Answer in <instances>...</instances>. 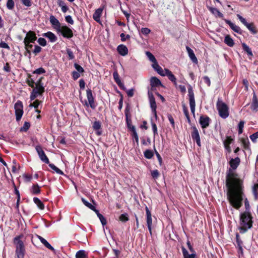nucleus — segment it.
I'll use <instances>...</instances> for the list:
<instances>
[{
	"label": "nucleus",
	"mask_w": 258,
	"mask_h": 258,
	"mask_svg": "<svg viewBox=\"0 0 258 258\" xmlns=\"http://www.w3.org/2000/svg\"><path fill=\"white\" fill-rule=\"evenodd\" d=\"M146 213L147 216V223L149 231L151 234H152V215L150 211L149 208L146 207Z\"/></svg>",
	"instance_id": "4468645a"
},
{
	"label": "nucleus",
	"mask_w": 258,
	"mask_h": 258,
	"mask_svg": "<svg viewBox=\"0 0 258 258\" xmlns=\"http://www.w3.org/2000/svg\"><path fill=\"white\" fill-rule=\"evenodd\" d=\"M24 237L23 234H20L18 236H16L13 239V243L16 248H24L25 245L22 241V239Z\"/></svg>",
	"instance_id": "9b49d317"
},
{
	"label": "nucleus",
	"mask_w": 258,
	"mask_h": 258,
	"mask_svg": "<svg viewBox=\"0 0 258 258\" xmlns=\"http://www.w3.org/2000/svg\"><path fill=\"white\" fill-rule=\"evenodd\" d=\"M210 118L207 116H201L199 119L200 124L203 128H207L210 122Z\"/></svg>",
	"instance_id": "f3484780"
},
{
	"label": "nucleus",
	"mask_w": 258,
	"mask_h": 258,
	"mask_svg": "<svg viewBox=\"0 0 258 258\" xmlns=\"http://www.w3.org/2000/svg\"><path fill=\"white\" fill-rule=\"evenodd\" d=\"M49 167L53 169L54 171H55L57 173L60 174V175H63V172L60 170L58 168H57L56 166H55L53 164H50L49 165Z\"/></svg>",
	"instance_id": "58836bf2"
},
{
	"label": "nucleus",
	"mask_w": 258,
	"mask_h": 258,
	"mask_svg": "<svg viewBox=\"0 0 258 258\" xmlns=\"http://www.w3.org/2000/svg\"><path fill=\"white\" fill-rule=\"evenodd\" d=\"M150 32V29L148 28H142L141 29V33L145 35L149 34Z\"/></svg>",
	"instance_id": "13d9d810"
},
{
	"label": "nucleus",
	"mask_w": 258,
	"mask_h": 258,
	"mask_svg": "<svg viewBox=\"0 0 258 258\" xmlns=\"http://www.w3.org/2000/svg\"><path fill=\"white\" fill-rule=\"evenodd\" d=\"M224 42L230 47L233 46L234 44L233 39L229 35H226L225 37Z\"/></svg>",
	"instance_id": "473e14b6"
},
{
	"label": "nucleus",
	"mask_w": 258,
	"mask_h": 258,
	"mask_svg": "<svg viewBox=\"0 0 258 258\" xmlns=\"http://www.w3.org/2000/svg\"><path fill=\"white\" fill-rule=\"evenodd\" d=\"M117 51L121 55L125 56L128 53L127 48L124 45H119L117 48Z\"/></svg>",
	"instance_id": "b1692460"
},
{
	"label": "nucleus",
	"mask_w": 258,
	"mask_h": 258,
	"mask_svg": "<svg viewBox=\"0 0 258 258\" xmlns=\"http://www.w3.org/2000/svg\"><path fill=\"white\" fill-rule=\"evenodd\" d=\"M24 44H25V47L26 50L28 53H30V49H31L33 47L32 44H31V42H28L27 41H24Z\"/></svg>",
	"instance_id": "de8ad7c7"
},
{
	"label": "nucleus",
	"mask_w": 258,
	"mask_h": 258,
	"mask_svg": "<svg viewBox=\"0 0 258 258\" xmlns=\"http://www.w3.org/2000/svg\"><path fill=\"white\" fill-rule=\"evenodd\" d=\"M166 69L163 70L161 67H160L157 71V73L160 74L162 76H166Z\"/></svg>",
	"instance_id": "5fc2aeb1"
},
{
	"label": "nucleus",
	"mask_w": 258,
	"mask_h": 258,
	"mask_svg": "<svg viewBox=\"0 0 258 258\" xmlns=\"http://www.w3.org/2000/svg\"><path fill=\"white\" fill-rule=\"evenodd\" d=\"M14 108L16 120L19 121L21 119L24 112L22 102L20 100L17 101L15 104Z\"/></svg>",
	"instance_id": "39448f33"
},
{
	"label": "nucleus",
	"mask_w": 258,
	"mask_h": 258,
	"mask_svg": "<svg viewBox=\"0 0 258 258\" xmlns=\"http://www.w3.org/2000/svg\"><path fill=\"white\" fill-rule=\"evenodd\" d=\"M37 37L35 33L32 31H29L26 33V35L24 38V41L34 43Z\"/></svg>",
	"instance_id": "ddd939ff"
},
{
	"label": "nucleus",
	"mask_w": 258,
	"mask_h": 258,
	"mask_svg": "<svg viewBox=\"0 0 258 258\" xmlns=\"http://www.w3.org/2000/svg\"><path fill=\"white\" fill-rule=\"evenodd\" d=\"M98 217L103 226L106 224V220L102 215L99 214Z\"/></svg>",
	"instance_id": "e2e57ef3"
},
{
	"label": "nucleus",
	"mask_w": 258,
	"mask_h": 258,
	"mask_svg": "<svg viewBox=\"0 0 258 258\" xmlns=\"http://www.w3.org/2000/svg\"><path fill=\"white\" fill-rule=\"evenodd\" d=\"M0 47L1 48H6V49H10V47L8 45V44L7 43H6L5 42H4V41H1V42L0 43Z\"/></svg>",
	"instance_id": "774afa93"
},
{
	"label": "nucleus",
	"mask_w": 258,
	"mask_h": 258,
	"mask_svg": "<svg viewBox=\"0 0 258 258\" xmlns=\"http://www.w3.org/2000/svg\"><path fill=\"white\" fill-rule=\"evenodd\" d=\"M166 76H167L168 79L172 82L175 85H177L176 78L174 76V75L172 73V72L169 70L168 69H166Z\"/></svg>",
	"instance_id": "cd10ccee"
},
{
	"label": "nucleus",
	"mask_w": 258,
	"mask_h": 258,
	"mask_svg": "<svg viewBox=\"0 0 258 258\" xmlns=\"http://www.w3.org/2000/svg\"><path fill=\"white\" fill-rule=\"evenodd\" d=\"M31 192L33 194H38L40 192V187L38 184L33 185L32 187Z\"/></svg>",
	"instance_id": "4c0bfd02"
},
{
	"label": "nucleus",
	"mask_w": 258,
	"mask_h": 258,
	"mask_svg": "<svg viewBox=\"0 0 258 258\" xmlns=\"http://www.w3.org/2000/svg\"><path fill=\"white\" fill-rule=\"evenodd\" d=\"M208 9L216 17L223 18V15L217 9L209 7Z\"/></svg>",
	"instance_id": "bb28decb"
},
{
	"label": "nucleus",
	"mask_w": 258,
	"mask_h": 258,
	"mask_svg": "<svg viewBox=\"0 0 258 258\" xmlns=\"http://www.w3.org/2000/svg\"><path fill=\"white\" fill-rule=\"evenodd\" d=\"M22 4L26 7H30L32 5V0H21Z\"/></svg>",
	"instance_id": "603ef678"
},
{
	"label": "nucleus",
	"mask_w": 258,
	"mask_h": 258,
	"mask_svg": "<svg viewBox=\"0 0 258 258\" xmlns=\"http://www.w3.org/2000/svg\"><path fill=\"white\" fill-rule=\"evenodd\" d=\"M252 224V217L249 212L245 211L240 214L239 230L241 233H244L250 229Z\"/></svg>",
	"instance_id": "f03ea898"
},
{
	"label": "nucleus",
	"mask_w": 258,
	"mask_h": 258,
	"mask_svg": "<svg viewBox=\"0 0 258 258\" xmlns=\"http://www.w3.org/2000/svg\"><path fill=\"white\" fill-rule=\"evenodd\" d=\"M258 185H254L252 188V193L255 200L258 199V192L257 191Z\"/></svg>",
	"instance_id": "c03bdc74"
},
{
	"label": "nucleus",
	"mask_w": 258,
	"mask_h": 258,
	"mask_svg": "<svg viewBox=\"0 0 258 258\" xmlns=\"http://www.w3.org/2000/svg\"><path fill=\"white\" fill-rule=\"evenodd\" d=\"M119 220L122 222H126L128 220L127 214H122L119 217Z\"/></svg>",
	"instance_id": "8fccbe9b"
},
{
	"label": "nucleus",
	"mask_w": 258,
	"mask_h": 258,
	"mask_svg": "<svg viewBox=\"0 0 258 258\" xmlns=\"http://www.w3.org/2000/svg\"><path fill=\"white\" fill-rule=\"evenodd\" d=\"M124 113L125 115V119L127 124H128V122H131V115L130 114V108L128 106L126 107L124 111Z\"/></svg>",
	"instance_id": "72a5a7b5"
},
{
	"label": "nucleus",
	"mask_w": 258,
	"mask_h": 258,
	"mask_svg": "<svg viewBox=\"0 0 258 258\" xmlns=\"http://www.w3.org/2000/svg\"><path fill=\"white\" fill-rule=\"evenodd\" d=\"M93 128L95 131H98L101 128V123L99 121H95L93 124Z\"/></svg>",
	"instance_id": "a18cd8bd"
},
{
	"label": "nucleus",
	"mask_w": 258,
	"mask_h": 258,
	"mask_svg": "<svg viewBox=\"0 0 258 258\" xmlns=\"http://www.w3.org/2000/svg\"><path fill=\"white\" fill-rule=\"evenodd\" d=\"M15 253L17 258H24L25 254V247L16 248Z\"/></svg>",
	"instance_id": "c85d7f7f"
},
{
	"label": "nucleus",
	"mask_w": 258,
	"mask_h": 258,
	"mask_svg": "<svg viewBox=\"0 0 258 258\" xmlns=\"http://www.w3.org/2000/svg\"><path fill=\"white\" fill-rule=\"evenodd\" d=\"M154 155L153 151L150 150H147L144 152V156L147 159H151Z\"/></svg>",
	"instance_id": "ea45409f"
},
{
	"label": "nucleus",
	"mask_w": 258,
	"mask_h": 258,
	"mask_svg": "<svg viewBox=\"0 0 258 258\" xmlns=\"http://www.w3.org/2000/svg\"><path fill=\"white\" fill-rule=\"evenodd\" d=\"M40 102L38 100H36L33 103H31L29 105L30 107H34L35 108H38Z\"/></svg>",
	"instance_id": "bf43d9fd"
},
{
	"label": "nucleus",
	"mask_w": 258,
	"mask_h": 258,
	"mask_svg": "<svg viewBox=\"0 0 258 258\" xmlns=\"http://www.w3.org/2000/svg\"><path fill=\"white\" fill-rule=\"evenodd\" d=\"M131 131L133 132V136L135 138L136 142L137 144L139 143V138L137 133L136 130V128L134 126H132L131 128Z\"/></svg>",
	"instance_id": "c9c22d12"
},
{
	"label": "nucleus",
	"mask_w": 258,
	"mask_h": 258,
	"mask_svg": "<svg viewBox=\"0 0 258 258\" xmlns=\"http://www.w3.org/2000/svg\"><path fill=\"white\" fill-rule=\"evenodd\" d=\"M151 85L152 87H157L161 85V81L156 77H152L150 80Z\"/></svg>",
	"instance_id": "7c9ffc66"
},
{
	"label": "nucleus",
	"mask_w": 258,
	"mask_h": 258,
	"mask_svg": "<svg viewBox=\"0 0 258 258\" xmlns=\"http://www.w3.org/2000/svg\"><path fill=\"white\" fill-rule=\"evenodd\" d=\"M225 22L229 25L230 28L236 32H239L240 31V28L239 27L236 26L234 23H232L230 21L228 20H225Z\"/></svg>",
	"instance_id": "c756f323"
},
{
	"label": "nucleus",
	"mask_w": 258,
	"mask_h": 258,
	"mask_svg": "<svg viewBox=\"0 0 258 258\" xmlns=\"http://www.w3.org/2000/svg\"><path fill=\"white\" fill-rule=\"evenodd\" d=\"M193 131L191 133V137L193 140H196V143L198 146L200 147L201 145V141H200V137L198 132V129L196 127L194 126L192 127Z\"/></svg>",
	"instance_id": "dca6fc26"
},
{
	"label": "nucleus",
	"mask_w": 258,
	"mask_h": 258,
	"mask_svg": "<svg viewBox=\"0 0 258 258\" xmlns=\"http://www.w3.org/2000/svg\"><path fill=\"white\" fill-rule=\"evenodd\" d=\"M217 109L219 115L223 118H226L229 116V108L222 100L218 98L217 104Z\"/></svg>",
	"instance_id": "20e7f679"
},
{
	"label": "nucleus",
	"mask_w": 258,
	"mask_h": 258,
	"mask_svg": "<svg viewBox=\"0 0 258 258\" xmlns=\"http://www.w3.org/2000/svg\"><path fill=\"white\" fill-rule=\"evenodd\" d=\"M38 43L42 46H45L47 44L46 40L43 38H39L37 41Z\"/></svg>",
	"instance_id": "09e8293b"
},
{
	"label": "nucleus",
	"mask_w": 258,
	"mask_h": 258,
	"mask_svg": "<svg viewBox=\"0 0 258 258\" xmlns=\"http://www.w3.org/2000/svg\"><path fill=\"white\" fill-rule=\"evenodd\" d=\"M35 149L41 160L45 163L48 164L49 163V159L45 155L42 147L40 145H38L36 146Z\"/></svg>",
	"instance_id": "9d476101"
},
{
	"label": "nucleus",
	"mask_w": 258,
	"mask_h": 258,
	"mask_svg": "<svg viewBox=\"0 0 258 258\" xmlns=\"http://www.w3.org/2000/svg\"><path fill=\"white\" fill-rule=\"evenodd\" d=\"M226 185L228 188V199L230 204L235 208L239 209L242 205V187L241 181L236 175L229 172L227 174Z\"/></svg>",
	"instance_id": "f257e3e1"
},
{
	"label": "nucleus",
	"mask_w": 258,
	"mask_h": 258,
	"mask_svg": "<svg viewBox=\"0 0 258 258\" xmlns=\"http://www.w3.org/2000/svg\"><path fill=\"white\" fill-rule=\"evenodd\" d=\"M244 121H240L239 123H238V134H241L243 132V128L244 127Z\"/></svg>",
	"instance_id": "49530a36"
},
{
	"label": "nucleus",
	"mask_w": 258,
	"mask_h": 258,
	"mask_svg": "<svg viewBox=\"0 0 258 258\" xmlns=\"http://www.w3.org/2000/svg\"><path fill=\"white\" fill-rule=\"evenodd\" d=\"M15 3L13 0H8L7 3V7L9 10H12L14 8Z\"/></svg>",
	"instance_id": "79ce46f5"
},
{
	"label": "nucleus",
	"mask_w": 258,
	"mask_h": 258,
	"mask_svg": "<svg viewBox=\"0 0 258 258\" xmlns=\"http://www.w3.org/2000/svg\"><path fill=\"white\" fill-rule=\"evenodd\" d=\"M237 17L241 22L244 25L252 34H254L256 33L257 31L252 23H248L246 20L239 14H237Z\"/></svg>",
	"instance_id": "6e6552de"
},
{
	"label": "nucleus",
	"mask_w": 258,
	"mask_h": 258,
	"mask_svg": "<svg viewBox=\"0 0 258 258\" xmlns=\"http://www.w3.org/2000/svg\"><path fill=\"white\" fill-rule=\"evenodd\" d=\"M41 47H40L38 45H35L34 46V49L33 50V53L35 54H37V53H39L41 51Z\"/></svg>",
	"instance_id": "680f3d73"
},
{
	"label": "nucleus",
	"mask_w": 258,
	"mask_h": 258,
	"mask_svg": "<svg viewBox=\"0 0 258 258\" xmlns=\"http://www.w3.org/2000/svg\"><path fill=\"white\" fill-rule=\"evenodd\" d=\"M240 163V159L236 157L234 159H231L229 161L230 167L232 169H236Z\"/></svg>",
	"instance_id": "5701e85b"
},
{
	"label": "nucleus",
	"mask_w": 258,
	"mask_h": 258,
	"mask_svg": "<svg viewBox=\"0 0 258 258\" xmlns=\"http://www.w3.org/2000/svg\"><path fill=\"white\" fill-rule=\"evenodd\" d=\"M86 94H87V100L88 101V104L87 102H86L85 103L86 105H87V106L90 105V106L92 109H94L95 108L96 106L94 104V99L93 97L92 91L91 90V89H88V90H87Z\"/></svg>",
	"instance_id": "f8f14e48"
},
{
	"label": "nucleus",
	"mask_w": 258,
	"mask_h": 258,
	"mask_svg": "<svg viewBox=\"0 0 258 258\" xmlns=\"http://www.w3.org/2000/svg\"><path fill=\"white\" fill-rule=\"evenodd\" d=\"M45 73V70L42 68H39L34 71L33 73L37 74H42Z\"/></svg>",
	"instance_id": "4d7b16f0"
},
{
	"label": "nucleus",
	"mask_w": 258,
	"mask_h": 258,
	"mask_svg": "<svg viewBox=\"0 0 258 258\" xmlns=\"http://www.w3.org/2000/svg\"><path fill=\"white\" fill-rule=\"evenodd\" d=\"M65 20L68 23H70L72 25L74 24V21L72 19V17L70 15L66 16Z\"/></svg>",
	"instance_id": "69168bd1"
},
{
	"label": "nucleus",
	"mask_w": 258,
	"mask_h": 258,
	"mask_svg": "<svg viewBox=\"0 0 258 258\" xmlns=\"http://www.w3.org/2000/svg\"><path fill=\"white\" fill-rule=\"evenodd\" d=\"M37 237L40 240L41 242L47 248L49 249L55 251L54 248L47 241L46 239H45L44 238L41 237L40 235H37Z\"/></svg>",
	"instance_id": "412c9836"
},
{
	"label": "nucleus",
	"mask_w": 258,
	"mask_h": 258,
	"mask_svg": "<svg viewBox=\"0 0 258 258\" xmlns=\"http://www.w3.org/2000/svg\"><path fill=\"white\" fill-rule=\"evenodd\" d=\"M86 257V252L83 250H80L78 251L76 254V258H85Z\"/></svg>",
	"instance_id": "e433bc0d"
},
{
	"label": "nucleus",
	"mask_w": 258,
	"mask_h": 258,
	"mask_svg": "<svg viewBox=\"0 0 258 258\" xmlns=\"http://www.w3.org/2000/svg\"><path fill=\"white\" fill-rule=\"evenodd\" d=\"M233 140V139L231 137L227 136L225 140L223 141L224 148L228 153H230L231 152L230 145L231 144Z\"/></svg>",
	"instance_id": "a211bd4d"
},
{
	"label": "nucleus",
	"mask_w": 258,
	"mask_h": 258,
	"mask_svg": "<svg viewBox=\"0 0 258 258\" xmlns=\"http://www.w3.org/2000/svg\"><path fill=\"white\" fill-rule=\"evenodd\" d=\"M49 21L53 28L56 30V32L59 30L61 26V24L54 16L51 15L50 16Z\"/></svg>",
	"instance_id": "2eb2a0df"
},
{
	"label": "nucleus",
	"mask_w": 258,
	"mask_h": 258,
	"mask_svg": "<svg viewBox=\"0 0 258 258\" xmlns=\"http://www.w3.org/2000/svg\"><path fill=\"white\" fill-rule=\"evenodd\" d=\"M258 138V132L253 134L250 136V139L253 142H255L256 139Z\"/></svg>",
	"instance_id": "6e6d98bb"
},
{
	"label": "nucleus",
	"mask_w": 258,
	"mask_h": 258,
	"mask_svg": "<svg viewBox=\"0 0 258 258\" xmlns=\"http://www.w3.org/2000/svg\"><path fill=\"white\" fill-rule=\"evenodd\" d=\"M242 46L244 51H245L249 56H252L253 55L252 51L248 45L245 43H242Z\"/></svg>",
	"instance_id": "f704fd0d"
},
{
	"label": "nucleus",
	"mask_w": 258,
	"mask_h": 258,
	"mask_svg": "<svg viewBox=\"0 0 258 258\" xmlns=\"http://www.w3.org/2000/svg\"><path fill=\"white\" fill-rule=\"evenodd\" d=\"M102 9L98 8L95 11L93 15V18L95 21L97 22H100V18L102 13Z\"/></svg>",
	"instance_id": "393cba45"
},
{
	"label": "nucleus",
	"mask_w": 258,
	"mask_h": 258,
	"mask_svg": "<svg viewBox=\"0 0 258 258\" xmlns=\"http://www.w3.org/2000/svg\"><path fill=\"white\" fill-rule=\"evenodd\" d=\"M250 108L253 111H257L258 110V99L255 93H254L252 97Z\"/></svg>",
	"instance_id": "4be33fe9"
},
{
	"label": "nucleus",
	"mask_w": 258,
	"mask_h": 258,
	"mask_svg": "<svg viewBox=\"0 0 258 258\" xmlns=\"http://www.w3.org/2000/svg\"><path fill=\"white\" fill-rule=\"evenodd\" d=\"M151 175L154 179H157L159 176V172L157 170L151 171Z\"/></svg>",
	"instance_id": "3c124183"
},
{
	"label": "nucleus",
	"mask_w": 258,
	"mask_h": 258,
	"mask_svg": "<svg viewBox=\"0 0 258 258\" xmlns=\"http://www.w3.org/2000/svg\"><path fill=\"white\" fill-rule=\"evenodd\" d=\"M57 32L61 33L65 38H70L73 36V31L66 25L61 26Z\"/></svg>",
	"instance_id": "0eeeda50"
},
{
	"label": "nucleus",
	"mask_w": 258,
	"mask_h": 258,
	"mask_svg": "<svg viewBox=\"0 0 258 258\" xmlns=\"http://www.w3.org/2000/svg\"><path fill=\"white\" fill-rule=\"evenodd\" d=\"M42 78H40L35 83L36 87L32 90L30 95L31 101L34 100L38 95H41L44 92V87L42 83Z\"/></svg>",
	"instance_id": "7ed1b4c3"
},
{
	"label": "nucleus",
	"mask_w": 258,
	"mask_h": 258,
	"mask_svg": "<svg viewBox=\"0 0 258 258\" xmlns=\"http://www.w3.org/2000/svg\"><path fill=\"white\" fill-rule=\"evenodd\" d=\"M188 93L189 96V106L191 112L192 113L193 115L195 116L196 103L195 100L194 93L191 87H190L188 89Z\"/></svg>",
	"instance_id": "423d86ee"
},
{
	"label": "nucleus",
	"mask_w": 258,
	"mask_h": 258,
	"mask_svg": "<svg viewBox=\"0 0 258 258\" xmlns=\"http://www.w3.org/2000/svg\"><path fill=\"white\" fill-rule=\"evenodd\" d=\"M186 50L188 52V56L192 61L195 63H198V59L194 52V51L188 46L186 47Z\"/></svg>",
	"instance_id": "aec40b11"
},
{
	"label": "nucleus",
	"mask_w": 258,
	"mask_h": 258,
	"mask_svg": "<svg viewBox=\"0 0 258 258\" xmlns=\"http://www.w3.org/2000/svg\"><path fill=\"white\" fill-rule=\"evenodd\" d=\"M33 201L40 209L43 210L44 209V204L38 198H34Z\"/></svg>",
	"instance_id": "2f4dec72"
},
{
	"label": "nucleus",
	"mask_w": 258,
	"mask_h": 258,
	"mask_svg": "<svg viewBox=\"0 0 258 258\" xmlns=\"http://www.w3.org/2000/svg\"><path fill=\"white\" fill-rule=\"evenodd\" d=\"M67 52L69 56L70 59H73L74 58V55L73 51L70 49H67Z\"/></svg>",
	"instance_id": "0e129e2a"
},
{
	"label": "nucleus",
	"mask_w": 258,
	"mask_h": 258,
	"mask_svg": "<svg viewBox=\"0 0 258 258\" xmlns=\"http://www.w3.org/2000/svg\"><path fill=\"white\" fill-rule=\"evenodd\" d=\"M120 36L121 37V40L122 41H124L126 39L130 38V35H129L128 34L125 35L124 33H121Z\"/></svg>",
	"instance_id": "338daca9"
},
{
	"label": "nucleus",
	"mask_w": 258,
	"mask_h": 258,
	"mask_svg": "<svg viewBox=\"0 0 258 258\" xmlns=\"http://www.w3.org/2000/svg\"><path fill=\"white\" fill-rule=\"evenodd\" d=\"M43 36L48 38L51 42H54L57 40L56 36L51 32L45 33Z\"/></svg>",
	"instance_id": "a878e982"
},
{
	"label": "nucleus",
	"mask_w": 258,
	"mask_h": 258,
	"mask_svg": "<svg viewBox=\"0 0 258 258\" xmlns=\"http://www.w3.org/2000/svg\"><path fill=\"white\" fill-rule=\"evenodd\" d=\"M74 67L78 72L80 73L84 72V70L83 68L79 64H78L77 63H75Z\"/></svg>",
	"instance_id": "864d4df0"
},
{
	"label": "nucleus",
	"mask_w": 258,
	"mask_h": 258,
	"mask_svg": "<svg viewBox=\"0 0 258 258\" xmlns=\"http://www.w3.org/2000/svg\"><path fill=\"white\" fill-rule=\"evenodd\" d=\"M146 54L149 59V60L154 63L156 61V59L155 58V56L149 51H146Z\"/></svg>",
	"instance_id": "a19ab883"
},
{
	"label": "nucleus",
	"mask_w": 258,
	"mask_h": 258,
	"mask_svg": "<svg viewBox=\"0 0 258 258\" xmlns=\"http://www.w3.org/2000/svg\"><path fill=\"white\" fill-rule=\"evenodd\" d=\"M113 77L115 82L118 85V86L123 90H125V88L123 84L121 83V80L119 79V75L117 71H114L113 73Z\"/></svg>",
	"instance_id": "6ab92c4d"
},
{
	"label": "nucleus",
	"mask_w": 258,
	"mask_h": 258,
	"mask_svg": "<svg viewBox=\"0 0 258 258\" xmlns=\"http://www.w3.org/2000/svg\"><path fill=\"white\" fill-rule=\"evenodd\" d=\"M82 201L83 203V204L88 208L89 209H94V206H93L91 204L89 203L88 201H87L84 198H82Z\"/></svg>",
	"instance_id": "37998d69"
},
{
	"label": "nucleus",
	"mask_w": 258,
	"mask_h": 258,
	"mask_svg": "<svg viewBox=\"0 0 258 258\" xmlns=\"http://www.w3.org/2000/svg\"><path fill=\"white\" fill-rule=\"evenodd\" d=\"M148 96H149V99L150 104V107L152 109V111L154 114V115L157 117V112H156V108H157V105H156V102L155 101V99L153 96V93L150 92L148 91Z\"/></svg>",
	"instance_id": "1a4fd4ad"
},
{
	"label": "nucleus",
	"mask_w": 258,
	"mask_h": 258,
	"mask_svg": "<svg viewBox=\"0 0 258 258\" xmlns=\"http://www.w3.org/2000/svg\"><path fill=\"white\" fill-rule=\"evenodd\" d=\"M26 82L30 87H31L32 88L34 87V84H35V83L32 79H31V78L28 79L27 80Z\"/></svg>",
	"instance_id": "052dcab7"
}]
</instances>
